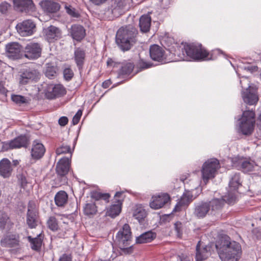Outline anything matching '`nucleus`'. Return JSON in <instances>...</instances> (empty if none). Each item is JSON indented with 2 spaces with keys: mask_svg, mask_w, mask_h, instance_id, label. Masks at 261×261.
<instances>
[{
  "mask_svg": "<svg viewBox=\"0 0 261 261\" xmlns=\"http://www.w3.org/2000/svg\"><path fill=\"white\" fill-rule=\"evenodd\" d=\"M11 5L7 2H4L0 4V12L3 14H5L10 8Z\"/></svg>",
  "mask_w": 261,
  "mask_h": 261,
  "instance_id": "nucleus-51",
  "label": "nucleus"
},
{
  "mask_svg": "<svg viewBox=\"0 0 261 261\" xmlns=\"http://www.w3.org/2000/svg\"><path fill=\"white\" fill-rule=\"evenodd\" d=\"M80 120V118H79L77 116H74L73 117V119H72V124L73 125L77 124L79 122Z\"/></svg>",
  "mask_w": 261,
  "mask_h": 261,
  "instance_id": "nucleus-60",
  "label": "nucleus"
},
{
  "mask_svg": "<svg viewBox=\"0 0 261 261\" xmlns=\"http://www.w3.org/2000/svg\"><path fill=\"white\" fill-rule=\"evenodd\" d=\"M121 200H118L116 204H112L107 210L106 214L112 217L115 218L117 216L121 211Z\"/></svg>",
  "mask_w": 261,
  "mask_h": 261,
  "instance_id": "nucleus-35",
  "label": "nucleus"
},
{
  "mask_svg": "<svg viewBox=\"0 0 261 261\" xmlns=\"http://www.w3.org/2000/svg\"><path fill=\"white\" fill-rule=\"evenodd\" d=\"M222 199L224 200V203H227L230 204L234 203L237 200L235 191L233 192H228L227 195L224 196Z\"/></svg>",
  "mask_w": 261,
  "mask_h": 261,
  "instance_id": "nucleus-43",
  "label": "nucleus"
},
{
  "mask_svg": "<svg viewBox=\"0 0 261 261\" xmlns=\"http://www.w3.org/2000/svg\"><path fill=\"white\" fill-rule=\"evenodd\" d=\"M46 39L49 42H54L62 37V31L59 28L54 25H50L43 30Z\"/></svg>",
  "mask_w": 261,
  "mask_h": 261,
  "instance_id": "nucleus-16",
  "label": "nucleus"
},
{
  "mask_svg": "<svg viewBox=\"0 0 261 261\" xmlns=\"http://www.w3.org/2000/svg\"><path fill=\"white\" fill-rule=\"evenodd\" d=\"M107 63L108 66H112L114 68L120 67L118 71L119 76L129 75L132 72L135 66L133 63L125 62L120 63L114 61L111 58L108 59Z\"/></svg>",
  "mask_w": 261,
  "mask_h": 261,
  "instance_id": "nucleus-8",
  "label": "nucleus"
},
{
  "mask_svg": "<svg viewBox=\"0 0 261 261\" xmlns=\"http://www.w3.org/2000/svg\"><path fill=\"white\" fill-rule=\"evenodd\" d=\"M151 17L148 15H142L139 20V26L141 32L147 33L149 32L151 25Z\"/></svg>",
  "mask_w": 261,
  "mask_h": 261,
  "instance_id": "nucleus-34",
  "label": "nucleus"
},
{
  "mask_svg": "<svg viewBox=\"0 0 261 261\" xmlns=\"http://www.w3.org/2000/svg\"><path fill=\"white\" fill-rule=\"evenodd\" d=\"M0 92L3 94L6 92V89L2 82H0Z\"/></svg>",
  "mask_w": 261,
  "mask_h": 261,
  "instance_id": "nucleus-61",
  "label": "nucleus"
},
{
  "mask_svg": "<svg viewBox=\"0 0 261 261\" xmlns=\"http://www.w3.org/2000/svg\"><path fill=\"white\" fill-rule=\"evenodd\" d=\"M170 200L169 195L167 193H163L157 196H152L150 202L151 208L158 210L163 207Z\"/></svg>",
  "mask_w": 261,
  "mask_h": 261,
  "instance_id": "nucleus-17",
  "label": "nucleus"
},
{
  "mask_svg": "<svg viewBox=\"0 0 261 261\" xmlns=\"http://www.w3.org/2000/svg\"><path fill=\"white\" fill-rule=\"evenodd\" d=\"M68 196L64 191H60L55 196V204L59 207H63L67 203Z\"/></svg>",
  "mask_w": 261,
  "mask_h": 261,
  "instance_id": "nucleus-33",
  "label": "nucleus"
},
{
  "mask_svg": "<svg viewBox=\"0 0 261 261\" xmlns=\"http://www.w3.org/2000/svg\"><path fill=\"white\" fill-rule=\"evenodd\" d=\"M188 177V175H185L184 176H182V177H180V180L182 181H184L185 180H186Z\"/></svg>",
  "mask_w": 261,
  "mask_h": 261,
  "instance_id": "nucleus-64",
  "label": "nucleus"
},
{
  "mask_svg": "<svg viewBox=\"0 0 261 261\" xmlns=\"http://www.w3.org/2000/svg\"><path fill=\"white\" fill-rule=\"evenodd\" d=\"M63 74L65 80L69 81L72 78L73 76V72L70 68H66L63 71Z\"/></svg>",
  "mask_w": 261,
  "mask_h": 261,
  "instance_id": "nucleus-48",
  "label": "nucleus"
},
{
  "mask_svg": "<svg viewBox=\"0 0 261 261\" xmlns=\"http://www.w3.org/2000/svg\"><path fill=\"white\" fill-rule=\"evenodd\" d=\"M146 216L145 210L142 207H138L134 211L133 217L137 219L139 223H142Z\"/></svg>",
  "mask_w": 261,
  "mask_h": 261,
  "instance_id": "nucleus-40",
  "label": "nucleus"
},
{
  "mask_svg": "<svg viewBox=\"0 0 261 261\" xmlns=\"http://www.w3.org/2000/svg\"><path fill=\"white\" fill-rule=\"evenodd\" d=\"M132 232L128 224H125L122 229L118 232L116 239L120 247L122 249L127 248L130 245Z\"/></svg>",
  "mask_w": 261,
  "mask_h": 261,
  "instance_id": "nucleus-7",
  "label": "nucleus"
},
{
  "mask_svg": "<svg viewBox=\"0 0 261 261\" xmlns=\"http://www.w3.org/2000/svg\"><path fill=\"white\" fill-rule=\"evenodd\" d=\"M57 68L50 63L45 65L44 73L46 76L49 79H53L57 75Z\"/></svg>",
  "mask_w": 261,
  "mask_h": 261,
  "instance_id": "nucleus-39",
  "label": "nucleus"
},
{
  "mask_svg": "<svg viewBox=\"0 0 261 261\" xmlns=\"http://www.w3.org/2000/svg\"><path fill=\"white\" fill-rule=\"evenodd\" d=\"M41 51L40 43L30 42L24 48V56L29 59H36L40 57Z\"/></svg>",
  "mask_w": 261,
  "mask_h": 261,
  "instance_id": "nucleus-13",
  "label": "nucleus"
},
{
  "mask_svg": "<svg viewBox=\"0 0 261 261\" xmlns=\"http://www.w3.org/2000/svg\"><path fill=\"white\" fill-rule=\"evenodd\" d=\"M70 168V161L68 158H63L57 163L56 172L58 178H61V184H65L67 182L66 175Z\"/></svg>",
  "mask_w": 261,
  "mask_h": 261,
  "instance_id": "nucleus-6",
  "label": "nucleus"
},
{
  "mask_svg": "<svg viewBox=\"0 0 261 261\" xmlns=\"http://www.w3.org/2000/svg\"><path fill=\"white\" fill-rule=\"evenodd\" d=\"M97 207L94 203H89L85 205L84 208V214L86 215L93 216L97 213Z\"/></svg>",
  "mask_w": 261,
  "mask_h": 261,
  "instance_id": "nucleus-41",
  "label": "nucleus"
},
{
  "mask_svg": "<svg viewBox=\"0 0 261 261\" xmlns=\"http://www.w3.org/2000/svg\"><path fill=\"white\" fill-rule=\"evenodd\" d=\"M59 261H72L70 254H63L59 258Z\"/></svg>",
  "mask_w": 261,
  "mask_h": 261,
  "instance_id": "nucleus-54",
  "label": "nucleus"
},
{
  "mask_svg": "<svg viewBox=\"0 0 261 261\" xmlns=\"http://www.w3.org/2000/svg\"><path fill=\"white\" fill-rule=\"evenodd\" d=\"M101 193L98 192H93L91 195V197L96 200H99L101 199Z\"/></svg>",
  "mask_w": 261,
  "mask_h": 261,
  "instance_id": "nucleus-56",
  "label": "nucleus"
},
{
  "mask_svg": "<svg viewBox=\"0 0 261 261\" xmlns=\"http://www.w3.org/2000/svg\"><path fill=\"white\" fill-rule=\"evenodd\" d=\"M44 90L46 97L50 99L62 96L66 93L65 88L60 84H46Z\"/></svg>",
  "mask_w": 261,
  "mask_h": 261,
  "instance_id": "nucleus-10",
  "label": "nucleus"
},
{
  "mask_svg": "<svg viewBox=\"0 0 261 261\" xmlns=\"http://www.w3.org/2000/svg\"><path fill=\"white\" fill-rule=\"evenodd\" d=\"M70 33L72 38L77 41H81L86 35L84 28L79 24L72 25L70 29Z\"/></svg>",
  "mask_w": 261,
  "mask_h": 261,
  "instance_id": "nucleus-27",
  "label": "nucleus"
},
{
  "mask_svg": "<svg viewBox=\"0 0 261 261\" xmlns=\"http://www.w3.org/2000/svg\"><path fill=\"white\" fill-rule=\"evenodd\" d=\"M182 54L178 55L179 59L187 60L188 58L195 60H211L208 58L209 53L202 47L201 44H185L181 48Z\"/></svg>",
  "mask_w": 261,
  "mask_h": 261,
  "instance_id": "nucleus-3",
  "label": "nucleus"
},
{
  "mask_svg": "<svg viewBox=\"0 0 261 261\" xmlns=\"http://www.w3.org/2000/svg\"><path fill=\"white\" fill-rule=\"evenodd\" d=\"M241 185L240 173L234 174L231 177L229 183L230 190L233 191H236Z\"/></svg>",
  "mask_w": 261,
  "mask_h": 261,
  "instance_id": "nucleus-38",
  "label": "nucleus"
},
{
  "mask_svg": "<svg viewBox=\"0 0 261 261\" xmlns=\"http://www.w3.org/2000/svg\"><path fill=\"white\" fill-rule=\"evenodd\" d=\"M11 99L16 104L20 106L28 102V100L26 97L20 95H12Z\"/></svg>",
  "mask_w": 261,
  "mask_h": 261,
  "instance_id": "nucleus-44",
  "label": "nucleus"
},
{
  "mask_svg": "<svg viewBox=\"0 0 261 261\" xmlns=\"http://www.w3.org/2000/svg\"><path fill=\"white\" fill-rule=\"evenodd\" d=\"M16 28L22 36L32 35L36 31V24L32 20L28 19L17 24Z\"/></svg>",
  "mask_w": 261,
  "mask_h": 261,
  "instance_id": "nucleus-11",
  "label": "nucleus"
},
{
  "mask_svg": "<svg viewBox=\"0 0 261 261\" xmlns=\"http://www.w3.org/2000/svg\"><path fill=\"white\" fill-rule=\"evenodd\" d=\"M29 145V140L25 136H21L11 141L9 143H5L3 148L6 150L8 149L19 148L21 147H27Z\"/></svg>",
  "mask_w": 261,
  "mask_h": 261,
  "instance_id": "nucleus-19",
  "label": "nucleus"
},
{
  "mask_svg": "<svg viewBox=\"0 0 261 261\" xmlns=\"http://www.w3.org/2000/svg\"><path fill=\"white\" fill-rule=\"evenodd\" d=\"M27 239L31 244V248L32 250L36 251H39L41 250L43 239V235L42 233L38 234L35 238L28 236Z\"/></svg>",
  "mask_w": 261,
  "mask_h": 261,
  "instance_id": "nucleus-31",
  "label": "nucleus"
},
{
  "mask_svg": "<svg viewBox=\"0 0 261 261\" xmlns=\"http://www.w3.org/2000/svg\"><path fill=\"white\" fill-rule=\"evenodd\" d=\"M196 261H202L206 259L210 255V248L207 246L200 248V241L196 245Z\"/></svg>",
  "mask_w": 261,
  "mask_h": 261,
  "instance_id": "nucleus-32",
  "label": "nucleus"
},
{
  "mask_svg": "<svg viewBox=\"0 0 261 261\" xmlns=\"http://www.w3.org/2000/svg\"><path fill=\"white\" fill-rule=\"evenodd\" d=\"M82 115V110H79L74 116H77L79 118H81Z\"/></svg>",
  "mask_w": 261,
  "mask_h": 261,
  "instance_id": "nucleus-62",
  "label": "nucleus"
},
{
  "mask_svg": "<svg viewBox=\"0 0 261 261\" xmlns=\"http://www.w3.org/2000/svg\"><path fill=\"white\" fill-rule=\"evenodd\" d=\"M13 2L14 7L22 12L35 11V6L32 0H13Z\"/></svg>",
  "mask_w": 261,
  "mask_h": 261,
  "instance_id": "nucleus-20",
  "label": "nucleus"
},
{
  "mask_svg": "<svg viewBox=\"0 0 261 261\" xmlns=\"http://www.w3.org/2000/svg\"><path fill=\"white\" fill-rule=\"evenodd\" d=\"M123 192L120 191V192H117L114 196V199L116 201V202L117 203L118 202V200L121 199V204H122V201H123Z\"/></svg>",
  "mask_w": 261,
  "mask_h": 261,
  "instance_id": "nucleus-52",
  "label": "nucleus"
},
{
  "mask_svg": "<svg viewBox=\"0 0 261 261\" xmlns=\"http://www.w3.org/2000/svg\"><path fill=\"white\" fill-rule=\"evenodd\" d=\"M149 53L150 58L153 60L161 62H166L164 57L165 51L159 45L154 44L150 46Z\"/></svg>",
  "mask_w": 261,
  "mask_h": 261,
  "instance_id": "nucleus-24",
  "label": "nucleus"
},
{
  "mask_svg": "<svg viewBox=\"0 0 261 261\" xmlns=\"http://www.w3.org/2000/svg\"><path fill=\"white\" fill-rule=\"evenodd\" d=\"M127 2L126 0H113L112 4L109 11H110L115 17L121 15L126 9Z\"/></svg>",
  "mask_w": 261,
  "mask_h": 261,
  "instance_id": "nucleus-22",
  "label": "nucleus"
},
{
  "mask_svg": "<svg viewBox=\"0 0 261 261\" xmlns=\"http://www.w3.org/2000/svg\"><path fill=\"white\" fill-rule=\"evenodd\" d=\"M216 248L222 261H239L242 251L240 244L230 242L229 238L222 239L217 242Z\"/></svg>",
  "mask_w": 261,
  "mask_h": 261,
  "instance_id": "nucleus-1",
  "label": "nucleus"
},
{
  "mask_svg": "<svg viewBox=\"0 0 261 261\" xmlns=\"http://www.w3.org/2000/svg\"><path fill=\"white\" fill-rule=\"evenodd\" d=\"M68 118L65 116L61 117L59 119V123L61 126H65V125H66L68 123Z\"/></svg>",
  "mask_w": 261,
  "mask_h": 261,
  "instance_id": "nucleus-55",
  "label": "nucleus"
},
{
  "mask_svg": "<svg viewBox=\"0 0 261 261\" xmlns=\"http://www.w3.org/2000/svg\"><path fill=\"white\" fill-rule=\"evenodd\" d=\"M152 65L151 63L147 62L143 59H140L138 63V67L142 69L148 68L151 67Z\"/></svg>",
  "mask_w": 261,
  "mask_h": 261,
  "instance_id": "nucleus-49",
  "label": "nucleus"
},
{
  "mask_svg": "<svg viewBox=\"0 0 261 261\" xmlns=\"http://www.w3.org/2000/svg\"><path fill=\"white\" fill-rule=\"evenodd\" d=\"M210 205L211 212H216L220 210L224 205V200L221 199H213L207 201Z\"/></svg>",
  "mask_w": 261,
  "mask_h": 261,
  "instance_id": "nucleus-37",
  "label": "nucleus"
},
{
  "mask_svg": "<svg viewBox=\"0 0 261 261\" xmlns=\"http://www.w3.org/2000/svg\"><path fill=\"white\" fill-rule=\"evenodd\" d=\"M19 180L21 187L24 188L28 184L26 177L23 175H20L19 177Z\"/></svg>",
  "mask_w": 261,
  "mask_h": 261,
  "instance_id": "nucleus-53",
  "label": "nucleus"
},
{
  "mask_svg": "<svg viewBox=\"0 0 261 261\" xmlns=\"http://www.w3.org/2000/svg\"><path fill=\"white\" fill-rule=\"evenodd\" d=\"M13 171L11 162L6 158L0 161V175L4 178L10 177Z\"/></svg>",
  "mask_w": 261,
  "mask_h": 261,
  "instance_id": "nucleus-26",
  "label": "nucleus"
},
{
  "mask_svg": "<svg viewBox=\"0 0 261 261\" xmlns=\"http://www.w3.org/2000/svg\"><path fill=\"white\" fill-rule=\"evenodd\" d=\"M233 166L244 173H248L254 171L257 165L250 158H240L233 161Z\"/></svg>",
  "mask_w": 261,
  "mask_h": 261,
  "instance_id": "nucleus-9",
  "label": "nucleus"
},
{
  "mask_svg": "<svg viewBox=\"0 0 261 261\" xmlns=\"http://www.w3.org/2000/svg\"><path fill=\"white\" fill-rule=\"evenodd\" d=\"M9 217L7 214L4 213L0 216V229L3 230L8 222Z\"/></svg>",
  "mask_w": 261,
  "mask_h": 261,
  "instance_id": "nucleus-47",
  "label": "nucleus"
},
{
  "mask_svg": "<svg viewBox=\"0 0 261 261\" xmlns=\"http://www.w3.org/2000/svg\"><path fill=\"white\" fill-rule=\"evenodd\" d=\"M45 152L43 145L38 141L33 142L31 149V156L33 159L38 160L42 158Z\"/></svg>",
  "mask_w": 261,
  "mask_h": 261,
  "instance_id": "nucleus-25",
  "label": "nucleus"
},
{
  "mask_svg": "<svg viewBox=\"0 0 261 261\" xmlns=\"http://www.w3.org/2000/svg\"><path fill=\"white\" fill-rule=\"evenodd\" d=\"M47 224L48 227L53 231H56L59 228L57 220L54 216L49 218L47 222Z\"/></svg>",
  "mask_w": 261,
  "mask_h": 261,
  "instance_id": "nucleus-42",
  "label": "nucleus"
},
{
  "mask_svg": "<svg viewBox=\"0 0 261 261\" xmlns=\"http://www.w3.org/2000/svg\"><path fill=\"white\" fill-rule=\"evenodd\" d=\"M255 112L252 110L245 111L240 124V130L244 135H250L254 129Z\"/></svg>",
  "mask_w": 261,
  "mask_h": 261,
  "instance_id": "nucleus-4",
  "label": "nucleus"
},
{
  "mask_svg": "<svg viewBox=\"0 0 261 261\" xmlns=\"http://www.w3.org/2000/svg\"><path fill=\"white\" fill-rule=\"evenodd\" d=\"M219 167V161L216 159L208 160L203 164L201 172L203 181L205 184L210 179L215 177Z\"/></svg>",
  "mask_w": 261,
  "mask_h": 261,
  "instance_id": "nucleus-5",
  "label": "nucleus"
},
{
  "mask_svg": "<svg viewBox=\"0 0 261 261\" xmlns=\"http://www.w3.org/2000/svg\"><path fill=\"white\" fill-rule=\"evenodd\" d=\"M65 9L66 12L72 17L75 18H78L79 17V14L76 12L75 9L71 6H65Z\"/></svg>",
  "mask_w": 261,
  "mask_h": 261,
  "instance_id": "nucleus-46",
  "label": "nucleus"
},
{
  "mask_svg": "<svg viewBox=\"0 0 261 261\" xmlns=\"http://www.w3.org/2000/svg\"><path fill=\"white\" fill-rule=\"evenodd\" d=\"M6 48L7 56L10 59L16 60L21 58V46L19 43L16 42L11 43L6 45Z\"/></svg>",
  "mask_w": 261,
  "mask_h": 261,
  "instance_id": "nucleus-23",
  "label": "nucleus"
},
{
  "mask_svg": "<svg viewBox=\"0 0 261 261\" xmlns=\"http://www.w3.org/2000/svg\"><path fill=\"white\" fill-rule=\"evenodd\" d=\"M242 97L245 103L249 105H256L258 100L257 90L253 87L249 86L242 93Z\"/></svg>",
  "mask_w": 261,
  "mask_h": 261,
  "instance_id": "nucleus-18",
  "label": "nucleus"
},
{
  "mask_svg": "<svg viewBox=\"0 0 261 261\" xmlns=\"http://www.w3.org/2000/svg\"><path fill=\"white\" fill-rule=\"evenodd\" d=\"M38 213L35 204L30 201L28 205L27 213V224L30 228H34L37 225Z\"/></svg>",
  "mask_w": 261,
  "mask_h": 261,
  "instance_id": "nucleus-12",
  "label": "nucleus"
},
{
  "mask_svg": "<svg viewBox=\"0 0 261 261\" xmlns=\"http://www.w3.org/2000/svg\"><path fill=\"white\" fill-rule=\"evenodd\" d=\"M195 198L191 191H186L176 204L174 211H180L182 208L188 206Z\"/></svg>",
  "mask_w": 261,
  "mask_h": 261,
  "instance_id": "nucleus-21",
  "label": "nucleus"
},
{
  "mask_svg": "<svg viewBox=\"0 0 261 261\" xmlns=\"http://www.w3.org/2000/svg\"><path fill=\"white\" fill-rule=\"evenodd\" d=\"M39 72L33 68L25 69L20 75L19 83L21 85H26L33 81H36L39 79Z\"/></svg>",
  "mask_w": 261,
  "mask_h": 261,
  "instance_id": "nucleus-14",
  "label": "nucleus"
},
{
  "mask_svg": "<svg viewBox=\"0 0 261 261\" xmlns=\"http://www.w3.org/2000/svg\"><path fill=\"white\" fill-rule=\"evenodd\" d=\"M19 242L18 236L11 234L3 238L1 241V244L3 247L11 248L18 246Z\"/></svg>",
  "mask_w": 261,
  "mask_h": 261,
  "instance_id": "nucleus-29",
  "label": "nucleus"
},
{
  "mask_svg": "<svg viewBox=\"0 0 261 261\" xmlns=\"http://www.w3.org/2000/svg\"><path fill=\"white\" fill-rule=\"evenodd\" d=\"M211 212L207 201H200L195 203L193 215L198 219L205 218Z\"/></svg>",
  "mask_w": 261,
  "mask_h": 261,
  "instance_id": "nucleus-15",
  "label": "nucleus"
},
{
  "mask_svg": "<svg viewBox=\"0 0 261 261\" xmlns=\"http://www.w3.org/2000/svg\"><path fill=\"white\" fill-rule=\"evenodd\" d=\"M86 58L85 51L80 48H75L74 53V59L79 70L83 69Z\"/></svg>",
  "mask_w": 261,
  "mask_h": 261,
  "instance_id": "nucleus-30",
  "label": "nucleus"
},
{
  "mask_svg": "<svg viewBox=\"0 0 261 261\" xmlns=\"http://www.w3.org/2000/svg\"><path fill=\"white\" fill-rule=\"evenodd\" d=\"M40 4L43 11L48 13H56L60 8V5L59 3L51 0L43 1Z\"/></svg>",
  "mask_w": 261,
  "mask_h": 261,
  "instance_id": "nucleus-28",
  "label": "nucleus"
},
{
  "mask_svg": "<svg viewBox=\"0 0 261 261\" xmlns=\"http://www.w3.org/2000/svg\"><path fill=\"white\" fill-rule=\"evenodd\" d=\"M137 30L132 25L121 27L117 32L116 42L122 50H128L137 42Z\"/></svg>",
  "mask_w": 261,
  "mask_h": 261,
  "instance_id": "nucleus-2",
  "label": "nucleus"
},
{
  "mask_svg": "<svg viewBox=\"0 0 261 261\" xmlns=\"http://www.w3.org/2000/svg\"><path fill=\"white\" fill-rule=\"evenodd\" d=\"M174 228L176 233L177 237L179 238H181L184 229V224L179 221H177L174 224Z\"/></svg>",
  "mask_w": 261,
  "mask_h": 261,
  "instance_id": "nucleus-45",
  "label": "nucleus"
},
{
  "mask_svg": "<svg viewBox=\"0 0 261 261\" xmlns=\"http://www.w3.org/2000/svg\"><path fill=\"white\" fill-rule=\"evenodd\" d=\"M110 197V195L109 193H102L101 195V199H103L106 201V202H109V199Z\"/></svg>",
  "mask_w": 261,
  "mask_h": 261,
  "instance_id": "nucleus-57",
  "label": "nucleus"
},
{
  "mask_svg": "<svg viewBox=\"0 0 261 261\" xmlns=\"http://www.w3.org/2000/svg\"><path fill=\"white\" fill-rule=\"evenodd\" d=\"M112 84L110 80L105 81L102 83V86L104 88H108Z\"/></svg>",
  "mask_w": 261,
  "mask_h": 261,
  "instance_id": "nucleus-58",
  "label": "nucleus"
},
{
  "mask_svg": "<svg viewBox=\"0 0 261 261\" xmlns=\"http://www.w3.org/2000/svg\"><path fill=\"white\" fill-rule=\"evenodd\" d=\"M93 4L98 5L105 3L107 0H90Z\"/></svg>",
  "mask_w": 261,
  "mask_h": 261,
  "instance_id": "nucleus-59",
  "label": "nucleus"
},
{
  "mask_svg": "<svg viewBox=\"0 0 261 261\" xmlns=\"http://www.w3.org/2000/svg\"><path fill=\"white\" fill-rule=\"evenodd\" d=\"M56 152L58 154L62 153H66L68 152L71 153V148L69 146H62L57 149Z\"/></svg>",
  "mask_w": 261,
  "mask_h": 261,
  "instance_id": "nucleus-50",
  "label": "nucleus"
},
{
  "mask_svg": "<svg viewBox=\"0 0 261 261\" xmlns=\"http://www.w3.org/2000/svg\"><path fill=\"white\" fill-rule=\"evenodd\" d=\"M180 261H190V259L188 257L182 256V257H180Z\"/></svg>",
  "mask_w": 261,
  "mask_h": 261,
  "instance_id": "nucleus-63",
  "label": "nucleus"
},
{
  "mask_svg": "<svg viewBox=\"0 0 261 261\" xmlns=\"http://www.w3.org/2000/svg\"><path fill=\"white\" fill-rule=\"evenodd\" d=\"M155 237V234L149 231L142 233L136 238V243L138 244L146 243L151 242Z\"/></svg>",
  "mask_w": 261,
  "mask_h": 261,
  "instance_id": "nucleus-36",
  "label": "nucleus"
}]
</instances>
